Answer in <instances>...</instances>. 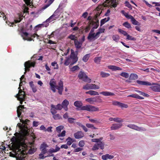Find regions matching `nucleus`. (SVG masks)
Instances as JSON below:
<instances>
[{
	"mask_svg": "<svg viewBox=\"0 0 160 160\" xmlns=\"http://www.w3.org/2000/svg\"><path fill=\"white\" fill-rule=\"evenodd\" d=\"M74 105L76 107L79 108L78 110H86L90 112L99 111L98 107L88 105L83 106L82 102L80 101H75Z\"/></svg>",
	"mask_w": 160,
	"mask_h": 160,
	"instance_id": "f257e3e1",
	"label": "nucleus"
},
{
	"mask_svg": "<svg viewBox=\"0 0 160 160\" xmlns=\"http://www.w3.org/2000/svg\"><path fill=\"white\" fill-rule=\"evenodd\" d=\"M50 89L53 92H55L56 91V89L58 90V92L60 94H62V91L63 90V83L62 81H60L57 85L56 81L54 79H52L49 82Z\"/></svg>",
	"mask_w": 160,
	"mask_h": 160,
	"instance_id": "f03ea898",
	"label": "nucleus"
},
{
	"mask_svg": "<svg viewBox=\"0 0 160 160\" xmlns=\"http://www.w3.org/2000/svg\"><path fill=\"white\" fill-rule=\"evenodd\" d=\"M22 146H17L13 150L14 157H16L18 160H25L26 152L24 150H22Z\"/></svg>",
	"mask_w": 160,
	"mask_h": 160,
	"instance_id": "7ed1b4c3",
	"label": "nucleus"
},
{
	"mask_svg": "<svg viewBox=\"0 0 160 160\" xmlns=\"http://www.w3.org/2000/svg\"><path fill=\"white\" fill-rule=\"evenodd\" d=\"M71 52V54L70 57L67 58L65 60L64 64L66 66H68L69 64L70 65H72L75 64L78 61V58L77 55L75 54L74 51L72 49Z\"/></svg>",
	"mask_w": 160,
	"mask_h": 160,
	"instance_id": "20e7f679",
	"label": "nucleus"
},
{
	"mask_svg": "<svg viewBox=\"0 0 160 160\" xmlns=\"http://www.w3.org/2000/svg\"><path fill=\"white\" fill-rule=\"evenodd\" d=\"M20 120L22 124L18 123L17 126L22 131L25 135H27L29 131V130L27 125H28V123L29 122V120L28 119L24 120L22 119H20Z\"/></svg>",
	"mask_w": 160,
	"mask_h": 160,
	"instance_id": "39448f33",
	"label": "nucleus"
},
{
	"mask_svg": "<svg viewBox=\"0 0 160 160\" xmlns=\"http://www.w3.org/2000/svg\"><path fill=\"white\" fill-rule=\"evenodd\" d=\"M79 78L82 79L83 81L86 82L90 83L91 80L88 78L85 73L82 72H80L78 75Z\"/></svg>",
	"mask_w": 160,
	"mask_h": 160,
	"instance_id": "423d86ee",
	"label": "nucleus"
},
{
	"mask_svg": "<svg viewBox=\"0 0 160 160\" xmlns=\"http://www.w3.org/2000/svg\"><path fill=\"white\" fill-rule=\"evenodd\" d=\"M25 96V92L22 90H19L18 93L16 95V97L20 101V103L22 104V102L24 100Z\"/></svg>",
	"mask_w": 160,
	"mask_h": 160,
	"instance_id": "0eeeda50",
	"label": "nucleus"
},
{
	"mask_svg": "<svg viewBox=\"0 0 160 160\" xmlns=\"http://www.w3.org/2000/svg\"><path fill=\"white\" fill-rule=\"evenodd\" d=\"M85 101L92 104H94L95 103L101 102L102 101V99L98 97L88 98L86 99Z\"/></svg>",
	"mask_w": 160,
	"mask_h": 160,
	"instance_id": "6e6552de",
	"label": "nucleus"
},
{
	"mask_svg": "<svg viewBox=\"0 0 160 160\" xmlns=\"http://www.w3.org/2000/svg\"><path fill=\"white\" fill-rule=\"evenodd\" d=\"M100 87L95 84H86L83 87V89L86 90L89 89H99Z\"/></svg>",
	"mask_w": 160,
	"mask_h": 160,
	"instance_id": "1a4fd4ad",
	"label": "nucleus"
},
{
	"mask_svg": "<svg viewBox=\"0 0 160 160\" xmlns=\"http://www.w3.org/2000/svg\"><path fill=\"white\" fill-rule=\"evenodd\" d=\"M35 63L34 62H31L30 61H28L24 63V68L25 72H24V74H25L26 72V71H29L30 70L29 68L31 67H34V66Z\"/></svg>",
	"mask_w": 160,
	"mask_h": 160,
	"instance_id": "9d476101",
	"label": "nucleus"
},
{
	"mask_svg": "<svg viewBox=\"0 0 160 160\" xmlns=\"http://www.w3.org/2000/svg\"><path fill=\"white\" fill-rule=\"evenodd\" d=\"M127 127L139 131H146V129L142 127H139L134 124H130L127 125Z\"/></svg>",
	"mask_w": 160,
	"mask_h": 160,
	"instance_id": "9b49d317",
	"label": "nucleus"
},
{
	"mask_svg": "<svg viewBox=\"0 0 160 160\" xmlns=\"http://www.w3.org/2000/svg\"><path fill=\"white\" fill-rule=\"evenodd\" d=\"M99 37L98 33H89L87 38L90 41H91L95 40Z\"/></svg>",
	"mask_w": 160,
	"mask_h": 160,
	"instance_id": "f8f14e48",
	"label": "nucleus"
},
{
	"mask_svg": "<svg viewBox=\"0 0 160 160\" xmlns=\"http://www.w3.org/2000/svg\"><path fill=\"white\" fill-rule=\"evenodd\" d=\"M122 126V123H115L112 124L110 128L111 130H116L119 129Z\"/></svg>",
	"mask_w": 160,
	"mask_h": 160,
	"instance_id": "ddd939ff",
	"label": "nucleus"
},
{
	"mask_svg": "<svg viewBox=\"0 0 160 160\" xmlns=\"http://www.w3.org/2000/svg\"><path fill=\"white\" fill-rule=\"evenodd\" d=\"M69 104V101L67 99L64 100L62 103V105L63 109L65 111H67L68 108V106Z\"/></svg>",
	"mask_w": 160,
	"mask_h": 160,
	"instance_id": "4468645a",
	"label": "nucleus"
},
{
	"mask_svg": "<svg viewBox=\"0 0 160 160\" xmlns=\"http://www.w3.org/2000/svg\"><path fill=\"white\" fill-rule=\"evenodd\" d=\"M75 138L76 139H79L82 138L84 136V133L81 131H78L74 134Z\"/></svg>",
	"mask_w": 160,
	"mask_h": 160,
	"instance_id": "2eb2a0df",
	"label": "nucleus"
},
{
	"mask_svg": "<svg viewBox=\"0 0 160 160\" xmlns=\"http://www.w3.org/2000/svg\"><path fill=\"white\" fill-rule=\"evenodd\" d=\"M28 34L27 32H23L21 36L22 37L23 39L25 40H27L28 41H31L32 40V38H31L28 37Z\"/></svg>",
	"mask_w": 160,
	"mask_h": 160,
	"instance_id": "dca6fc26",
	"label": "nucleus"
},
{
	"mask_svg": "<svg viewBox=\"0 0 160 160\" xmlns=\"http://www.w3.org/2000/svg\"><path fill=\"white\" fill-rule=\"evenodd\" d=\"M75 47L77 49L80 48L82 45V42L79 41L78 40H75L74 41Z\"/></svg>",
	"mask_w": 160,
	"mask_h": 160,
	"instance_id": "f3484780",
	"label": "nucleus"
},
{
	"mask_svg": "<svg viewBox=\"0 0 160 160\" xmlns=\"http://www.w3.org/2000/svg\"><path fill=\"white\" fill-rule=\"evenodd\" d=\"M137 82L138 84L142 85L151 86L152 85V84L150 82L147 81H143L137 80Z\"/></svg>",
	"mask_w": 160,
	"mask_h": 160,
	"instance_id": "a211bd4d",
	"label": "nucleus"
},
{
	"mask_svg": "<svg viewBox=\"0 0 160 160\" xmlns=\"http://www.w3.org/2000/svg\"><path fill=\"white\" fill-rule=\"evenodd\" d=\"M113 158V156L110 155L108 154L103 155L102 156V158L103 160H107L108 159H112Z\"/></svg>",
	"mask_w": 160,
	"mask_h": 160,
	"instance_id": "6ab92c4d",
	"label": "nucleus"
},
{
	"mask_svg": "<svg viewBox=\"0 0 160 160\" xmlns=\"http://www.w3.org/2000/svg\"><path fill=\"white\" fill-rule=\"evenodd\" d=\"M106 3L107 4H112L113 7H116L117 6V1L116 0H106Z\"/></svg>",
	"mask_w": 160,
	"mask_h": 160,
	"instance_id": "aec40b11",
	"label": "nucleus"
},
{
	"mask_svg": "<svg viewBox=\"0 0 160 160\" xmlns=\"http://www.w3.org/2000/svg\"><path fill=\"white\" fill-rule=\"evenodd\" d=\"M100 94H102L105 96H111L114 95V93L109 92H102L100 93Z\"/></svg>",
	"mask_w": 160,
	"mask_h": 160,
	"instance_id": "412c9836",
	"label": "nucleus"
},
{
	"mask_svg": "<svg viewBox=\"0 0 160 160\" xmlns=\"http://www.w3.org/2000/svg\"><path fill=\"white\" fill-rule=\"evenodd\" d=\"M108 68L109 69L114 71L121 70H122V69L119 67L113 65L109 66H108Z\"/></svg>",
	"mask_w": 160,
	"mask_h": 160,
	"instance_id": "4be33fe9",
	"label": "nucleus"
},
{
	"mask_svg": "<svg viewBox=\"0 0 160 160\" xmlns=\"http://www.w3.org/2000/svg\"><path fill=\"white\" fill-rule=\"evenodd\" d=\"M152 89L155 92H160V86L159 84L156 85L152 87Z\"/></svg>",
	"mask_w": 160,
	"mask_h": 160,
	"instance_id": "5701e85b",
	"label": "nucleus"
},
{
	"mask_svg": "<svg viewBox=\"0 0 160 160\" xmlns=\"http://www.w3.org/2000/svg\"><path fill=\"white\" fill-rule=\"evenodd\" d=\"M51 107H52V108H54L57 110H61L62 109V108H63L62 104H58L56 106L53 105H51Z\"/></svg>",
	"mask_w": 160,
	"mask_h": 160,
	"instance_id": "b1692460",
	"label": "nucleus"
},
{
	"mask_svg": "<svg viewBox=\"0 0 160 160\" xmlns=\"http://www.w3.org/2000/svg\"><path fill=\"white\" fill-rule=\"evenodd\" d=\"M86 94H89L91 96L98 95L99 93L95 91L90 90L86 92Z\"/></svg>",
	"mask_w": 160,
	"mask_h": 160,
	"instance_id": "393cba45",
	"label": "nucleus"
},
{
	"mask_svg": "<svg viewBox=\"0 0 160 160\" xmlns=\"http://www.w3.org/2000/svg\"><path fill=\"white\" fill-rule=\"evenodd\" d=\"M23 108V106H20L18 108L17 110V112L18 116L19 118H20V115H21V112L22 109Z\"/></svg>",
	"mask_w": 160,
	"mask_h": 160,
	"instance_id": "a878e982",
	"label": "nucleus"
},
{
	"mask_svg": "<svg viewBox=\"0 0 160 160\" xmlns=\"http://www.w3.org/2000/svg\"><path fill=\"white\" fill-rule=\"evenodd\" d=\"M29 84L32 89L33 92H35L37 91V88L33 84V82H30Z\"/></svg>",
	"mask_w": 160,
	"mask_h": 160,
	"instance_id": "bb28decb",
	"label": "nucleus"
},
{
	"mask_svg": "<svg viewBox=\"0 0 160 160\" xmlns=\"http://www.w3.org/2000/svg\"><path fill=\"white\" fill-rule=\"evenodd\" d=\"M67 144L68 145H70L74 142L73 140L70 137H68L66 139Z\"/></svg>",
	"mask_w": 160,
	"mask_h": 160,
	"instance_id": "cd10ccee",
	"label": "nucleus"
},
{
	"mask_svg": "<svg viewBox=\"0 0 160 160\" xmlns=\"http://www.w3.org/2000/svg\"><path fill=\"white\" fill-rule=\"evenodd\" d=\"M110 75L109 73L103 72H100V75L102 78H106L109 76Z\"/></svg>",
	"mask_w": 160,
	"mask_h": 160,
	"instance_id": "c85d7f7f",
	"label": "nucleus"
},
{
	"mask_svg": "<svg viewBox=\"0 0 160 160\" xmlns=\"http://www.w3.org/2000/svg\"><path fill=\"white\" fill-rule=\"evenodd\" d=\"M129 78L131 80H135L138 78V76L135 74H131Z\"/></svg>",
	"mask_w": 160,
	"mask_h": 160,
	"instance_id": "c756f323",
	"label": "nucleus"
},
{
	"mask_svg": "<svg viewBox=\"0 0 160 160\" xmlns=\"http://www.w3.org/2000/svg\"><path fill=\"white\" fill-rule=\"evenodd\" d=\"M109 19L110 18L109 17L102 19L101 21V26L104 24L106 22L108 21Z\"/></svg>",
	"mask_w": 160,
	"mask_h": 160,
	"instance_id": "7c9ffc66",
	"label": "nucleus"
},
{
	"mask_svg": "<svg viewBox=\"0 0 160 160\" xmlns=\"http://www.w3.org/2000/svg\"><path fill=\"white\" fill-rule=\"evenodd\" d=\"M114 122H116L121 123V122H123V119L121 118L117 117L115 118Z\"/></svg>",
	"mask_w": 160,
	"mask_h": 160,
	"instance_id": "2f4dec72",
	"label": "nucleus"
},
{
	"mask_svg": "<svg viewBox=\"0 0 160 160\" xmlns=\"http://www.w3.org/2000/svg\"><path fill=\"white\" fill-rule=\"evenodd\" d=\"M90 57L89 54H87L85 55L82 58V60L85 62H87L88 59Z\"/></svg>",
	"mask_w": 160,
	"mask_h": 160,
	"instance_id": "473e14b6",
	"label": "nucleus"
},
{
	"mask_svg": "<svg viewBox=\"0 0 160 160\" xmlns=\"http://www.w3.org/2000/svg\"><path fill=\"white\" fill-rule=\"evenodd\" d=\"M79 69L80 68L77 65L75 66L70 68L71 71L72 72H74L76 70H79Z\"/></svg>",
	"mask_w": 160,
	"mask_h": 160,
	"instance_id": "72a5a7b5",
	"label": "nucleus"
},
{
	"mask_svg": "<svg viewBox=\"0 0 160 160\" xmlns=\"http://www.w3.org/2000/svg\"><path fill=\"white\" fill-rule=\"evenodd\" d=\"M48 147V145L45 143H43L42 144L40 147L41 150H47L46 148Z\"/></svg>",
	"mask_w": 160,
	"mask_h": 160,
	"instance_id": "f704fd0d",
	"label": "nucleus"
},
{
	"mask_svg": "<svg viewBox=\"0 0 160 160\" xmlns=\"http://www.w3.org/2000/svg\"><path fill=\"white\" fill-rule=\"evenodd\" d=\"M53 117L55 120H58L62 119V117L58 114H55L53 115Z\"/></svg>",
	"mask_w": 160,
	"mask_h": 160,
	"instance_id": "c9c22d12",
	"label": "nucleus"
},
{
	"mask_svg": "<svg viewBox=\"0 0 160 160\" xmlns=\"http://www.w3.org/2000/svg\"><path fill=\"white\" fill-rule=\"evenodd\" d=\"M59 16V13L57 11H56L52 15V17H54L57 19L58 18Z\"/></svg>",
	"mask_w": 160,
	"mask_h": 160,
	"instance_id": "e433bc0d",
	"label": "nucleus"
},
{
	"mask_svg": "<svg viewBox=\"0 0 160 160\" xmlns=\"http://www.w3.org/2000/svg\"><path fill=\"white\" fill-rule=\"evenodd\" d=\"M57 18H55V17H52V16H51L48 19H47L46 20V22H50L55 20Z\"/></svg>",
	"mask_w": 160,
	"mask_h": 160,
	"instance_id": "4c0bfd02",
	"label": "nucleus"
},
{
	"mask_svg": "<svg viewBox=\"0 0 160 160\" xmlns=\"http://www.w3.org/2000/svg\"><path fill=\"white\" fill-rule=\"evenodd\" d=\"M97 144L98 145L99 148H100L102 149H103L104 144L102 142L99 141Z\"/></svg>",
	"mask_w": 160,
	"mask_h": 160,
	"instance_id": "58836bf2",
	"label": "nucleus"
},
{
	"mask_svg": "<svg viewBox=\"0 0 160 160\" xmlns=\"http://www.w3.org/2000/svg\"><path fill=\"white\" fill-rule=\"evenodd\" d=\"M92 24L94 26L93 28L96 29L98 28L99 25V22L98 21H97L96 22H92Z\"/></svg>",
	"mask_w": 160,
	"mask_h": 160,
	"instance_id": "ea45409f",
	"label": "nucleus"
},
{
	"mask_svg": "<svg viewBox=\"0 0 160 160\" xmlns=\"http://www.w3.org/2000/svg\"><path fill=\"white\" fill-rule=\"evenodd\" d=\"M123 25L128 28H131L130 24L127 22H124L123 24Z\"/></svg>",
	"mask_w": 160,
	"mask_h": 160,
	"instance_id": "a19ab883",
	"label": "nucleus"
},
{
	"mask_svg": "<svg viewBox=\"0 0 160 160\" xmlns=\"http://www.w3.org/2000/svg\"><path fill=\"white\" fill-rule=\"evenodd\" d=\"M63 128L64 127L63 126H60L57 127L56 130L59 133L61 130L63 129Z\"/></svg>",
	"mask_w": 160,
	"mask_h": 160,
	"instance_id": "79ce46f5",
	"label": "nucleus"
},
{
	"mask_svg": "<svg viewBox=\"0 0 160 160\" xmlns=\"http://www.w3.org/2000/svg\"><path fill=\"white\" fill-rule=\"evenodd\" d=\"M101 57H97L94 59V62L95 63L99 64L101 61Z\"/></svg>",
	"mask_w": 160,
	"mask_h": 160,
	"instance_id": "37998d69",
	"label": "nucleus"
},
{
	"mask_svg": "<svg viewBox=\"0 0 160 160\" xmlns=\"http://www.w3.org/2000/svg\"><path fill=\"white\" fill-rule=\"evenodd\" d=\"M132 23L134 25H139V23L137 20H136L134 18H132V19L131 21Z\"/></svg>",
	"mask_w": 160,
	"mask_h": 160,
	"instance_id": "c03bdc74",
	"label": "nucleus"
},
{
	"mask_svg": "<svg viewBox=\"0 0 160 160\" xmlns=\"http://www.w3.org/2000/svg\"><path fill=\"white\" fill-rule=\"evenodd\" d=\"M120 75L126 78H128L129 76V74L126 72H122L120 74Z\"/></svg>",
	"mask_w": 160,
	"mask_h": 160,
	"instance_id": "a18cd8bd",
	"label": "nucleus"
},
{
	"mask_svg": "<svg viewBox=\"0 0 160 160\" xmlns=\"http://www.w3.org/2000/svg\"><path fill=\"white\" fill-rule=\"evenodd\" d=\"M136 92H138L140 95H142L144 96L148 97L149 96L148 94H146L145 93L143 92L137 90L136 91Z\"/></svg>",
	"mask_w": 160,
	"mask_h": 160,
	"instance_id": "49530a36",
	"label": "nucleus"
},
{
	"mask_svg": "<svg viewBox=\"0 0 160 160\" xmlns=\"http://www.w3.org/2000/svg\"><path fill=\"white\" fill-rule=\"evenodd\" d=\"M119 107H121L122 108H127L128 107V105L127 104L124 103L120 102L119 105Z\"/></svg>",
	"mask_w": 160,
	"mask_h": 160,
	"instance_id": "de8ad7c7",
	"label": "nucleus"
},
{
	"mask_svg": "<svg viewBox=\"0 0 160 160\" xmlns=\"http://www.w3.org/2000/svg\"><path fill=\"white\" fill-rule=\"evenodd\" d=\"M85 144V142L83 140H81L78 142V145L80 147H83Z\"/></svg>",
	"mask_w": 160,
	"mask_h": 160,
	"instance_id": "09e8293b",
	"label": "nucleus"
},
{
	"mask_svg": "<svg viewBox=\"0 0 160 160\" xmlns=\"http://www.w3.org/2000/svg\"><path fill=\"white\" fill-rule=\"evenodd\" d=\"M56 109L54 108H52V107H51V108L50 110V111L52 114L54 115V114H55L56 113H57V112L56 111Z\"/></svg>",
	"mask_w": 160,
	"mask_h": 160,
	"instance_id": "8fccbe9b",
	"label": "nucleus"
},
{
	"mask_svg": "<svg viewBox=\"0 0 160 160\" xmlns=\"http://www.w3.org/2000/svg\"><path fill=\"white\" fill-rule=\"evenodd\" d=\"M118 31L119 32L123 34L124 36H126L127 35L128 33L126 31H123L121 29H118Z\"/></svg>",
	"mask_w": 160,
	"mask_h": 160,
	"instance_id": "3c124183",
	"label": "nucleus"
},
{
	"mask_svg": "<svg viewBox=\"0 0 160 160\" xmlns=\"http://www.w3.org/2000/svg\"><path fill=\"white\" fill-rule=\"evenodd\" d=\"M112 39L113 40L117 42L118 41L119 39V37L117 35H114L112 37Z\"/></svg>",
	"mask_w": 160,
	"mask_h": 160,
	"instance_id": "603ef678",
	"label": "nucleus"
},
{
	"mask_svg": "<svg viewBox=\"0 0 160 160\" xmlns=\"http://www.w3.org/2000/svg\"><path fill=\"white\" fill-rule=\"evenodd\" d=\"M127 36V38L126 39L128 40H135V39L132 37V36L129 35V34H127V35H126Z\"/></svg>",
	"mask_w": 160,
	"mask_h": 160,
	"instance_id": "864d4df0",
	"label": "nucleus"
},
{
	"mask_svg": "<svg viewBox=\"0 0 160 160\" xmlns=\"http://www.w3.org/2000/svg\"><path fill=\"white\" fill-rule=\"evenodd\" d=\"M86 126L88 128H90L92 129H96V128H95L93 125L92 124L87 123L86 124Z\"/></svg>",
	"mask_w": 160,
	"mask_h": 160,
	"instance_id": "5fc2aeb1",
	"label": "nucleus"
},
{
	"mask_svg": "<svg viewBox=\"0 0 160 160\" xmlns=\"http://www.w3.org/2000/svg\"><path fill=\"white\" fill-rule=\"evenodd\" d=\"M102 138H99V139H92L91 141L92 142H96L98 143L99 141H101L102 140Z\"/></svg>",
	"mask_w": 160,
	"mask_h": 160,
	"instance_id": "6e6d98bb",
	"label": "nucleus"
},
{
	"mask_svg": "<svg viewBox=\"0 0 160 160\" xmlns=\"http://www.w3.org/2000/svg\"><path fill=\"white\" fill-rule=\"evenodd\" d=\"M65 133H66V131H65L64 130L61 133H59L58 134V137H64L65 136Z\"/></svg>",
	"mask_w": 160,
	"mask_h": 160,
	"instance_id": "4d7b16f0",
	"label": "nucleus"
},
{
	"mask_svg": "<svg viewBox=\"0 0 160 160\" xmlns=\"http://www.w3.org/2000/svg\"><path fill=\"white\" fill-rule=\"evenodd\" d=\"M104 29L103 28H100L98 29V31L97 33H98V36H100L101 33H102L104 32Z\"/></svg>",
	"mask_w": 160,
	"mask_h": 160,
	"instance_id": "13d9d810",
	"label": "nucleus"
},
{
	"mask_svg": "<svg viewBox=\"0 0 160 160\" xmlns=\"http://www.w3.org/2000/svg\"><path fill=\"white\" fill-rule=\"evenodd\" d=\"M125 6L128 7V8L130 9H132V6L129 3V2L127 1L125 2Z\"/></svg>",
	"mask_w": 160,
	"mask_h": 160,
	"instance_id": "bf43d9fd",
	"label": "nucleus"
},
{
	"mask_svg": "<svg viewBox=\"0 0 160 160\" xmlns=\"http://www.w3.org/2000/svg\"><path fill=\"white\" fill-rule=\"evenodd\" d=\"M69 38L72 40H77V39H76L77 37L75 36V35H71L69 37Z\"/></svg>",
	"mask_w": 160,
	"mask_h": 160,
	"instance_id": "052dcab7",
	"label": "nucleus"
},
{
	"mask_svg": "<svg viewBox=\"0 0 160 160\" xmlns=\"http://www.w3.org/2000/svg\"><path fill=\"white\" fill-rule=\"evenodd\" d=\"M99 148L98 145L97 143H96L94 145L93 147L92 148V150L93 151H94L98 149Z\"/></svg>",
	"mask_w": 160,
	"mask_h": 160,
	"instance_id": "680f3d73",
	"label": "nucleus"
},
{
	"mask_svg": "<svg viewBox=\"0 0 160 160\" xmlns=\"http://www.w3.org/2000/svg\"><path fill=\"white\" fill-rule=\"evenodd\" d=\"M75 119L72 118H69L68 119V121L70 123H73L74 122Z\"/></svg>",
	"mask_w": 160,
	"mask_h": 160,
	"instance_id": "e2e57ef3",
	"label": "nucleus"
},
{
	"mask_svg": "<svg viewBox=\"0 0 160 160\" xmlns=\"http://www.w3.org/2000/svg\"><path fill=\"white\" fill-rule=\"evenodd\" d=\"M44 155H43V154H42V153H40L39 154L38 158L39 159H44L46 157V156H44Z\"/></svg>",
	"mask_w": 160,
	"mask_h": 160,
	"instance_id": "0e129e2a",
	"label": "nucleus"
},
{
	"mask_svg": "<svg viewBox=\"0 0 160 160\" xmlns=\"http://www.w3.org/2000/svg\"><path fill=\"white\" fill-rule=\"evenodd\" d=\"M82 150V149L80 148H78L74 150V152H78Z\"/></svg>",
	"mask_w": 160,
	"mask_h": 160,
	"instance_id": "69168bd1",
	"label": "nucleus"
},
{
	"mask_svg": "<svg viewBox=\"0 0 160 160\" xmlns=\"http://www.w3.org/2000/svg\"><path fill=\"white\" fill-rule=\"evenodd\" d=\"M54 0H49V2H48L49 4L45 6L44 9H45L46 8H47L48 7L50 4H51L54 1Z\"/></svg>",
	"mask_w": 160,
	"mask_h": 160,
	"instance_id": "338daca9",
	"label": "nucleus"
},
{
	"mask_svg": "<svg viewBox=\"0 0 160 160\" xmlns=\"http://www.w3.org/2000/svg\"><path fill=\"white\" fill-rule=\"evenodd\" d=\"M51 65L52 66L55 67V68H58V65L57 63L56 62H52L51 63Z\"/></svg>",
	"mask_w": 160,
	"mask_h": 160,
	"instance_id": "774afa93",
	"label": "nucleus"
}]
</instances>
